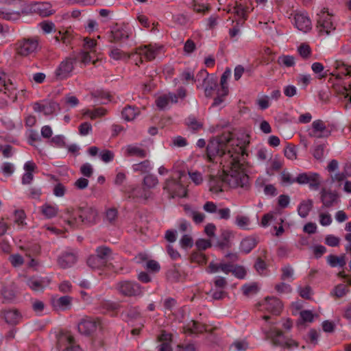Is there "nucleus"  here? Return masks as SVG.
Masks as SVG:
<instances>
[{
    "label": "nucleus",
    "mask_w": 351,
    "mask_h": 351,
    "mask_svg": "<svg viewBox=\"0 0 351 351\" xmlns=\"http://www.w3.org/2000/svg\"><path fill=\"white\" fill-rule=\"evenodd\" d=\"M25 217V213L23 210H16L14 211V222L18 225L23 226L26 224L24 222Z\"/></svg>",
    "instance_id": "5fc2aeb1"
},
{
    "label": "nucleus",
    "mask_w": 351,
    "mask_h": 351,
    "mask_svg": "<svg viewBox=\"0 0 351 351\" xmlns=\"http://www.w3.org/2000/svg\"><path fill=\"white\" fill-rule=\"evenodd\" d=\"M269 337L271 339L272 343L276 346H284L285 342V337L282 331L278 330H272L270 332Z\"/></svg>",
    "instance_id": "7c9ffc66"
},
{
    "label": "nucleus",
    "mask_w": 351,
    "mask_h": 351,
    "mask_svg": "<svg viewBox=\"0 0 351 351\" xmlns=\"http://www.w3.org/2000/svg\"><path fill=\"white\" fill-rule=\"evenodd\" d=\"M101 326V322L99 319L86 317L83 319L77 326L80 333L85 335H90Z\"/></svg>",
    "instance_id": "9b49d317"
},
{
    "label": "nucleus",
    "mask_w": 351,
    "mask_h": 351,
    "mask_svg": "<svg viewBox=\"0 0 351 351\" xmlns=\"http://www.w3.org/2000/svg\"><path fill=\"white\" fill-rule=\"evenodd\" d=\"M1 295L5 302H11L15 298V291L12 287H3L1 290Z\"/></svg>",
    "instance_id": "c9c22d12"
},
{
    "label": "nucleus",
    "mask_w": 351,
    "mask_h": 351,
    "mask_svg": "<svg viewBox=\"0 0 351 351\" xmlns=\"http://www.w3.org/2000/svg\"><path fill=\"white\" fill-rule=\"evenodd\" d=\"M258 241L256 238L248 237L242 240L240 244V248L245 254L250 253L257 245Z\"/></svg>",
    "instance_id": "cd10ccee"
},
{
    "label": "nucleus",
    "mask_w": 351,
    "mask_h": 351,
    "mask_svg": "<svg viewBox=\"0 0 351 351\" xmlns=\"http://www.w3.org/2000/svg\"><path fill=\"white\" fill-rule=\"evenodd\" d=\"M77 260L76 254L73 252H65L58 258V265L66 269L75 264Z\"/></svg>",
    "instance_id": "aec40b11"
},
{
    "label": "nucleus",
    "mask_w": 351,
    "mask_h": 351,
    "mask_svg": "<svg viewBox=\"0 0 351 351\" xmlns=\"http://www.w3.org/2000/svg\"><path fill=\"white\" fill-rule=\"evenodd\" d=\"M232 273L239 279H243L246 276L245 268L241 265H234Z\"/></svg>",
    "instance_id": "6e6d98bb"
},
{
    "label": "nucleus",
    "mask_w": 351,
    "mask_h": 351,
    "mask_svg": "<svg viewBox=\"0 0 351 351\" xmlns=\"http://www.w3.org/2000/svg\"><path fill=\"white\" fill-rule=\"evenodd\" d=\"M29 11L37 13L43 17L49 16L53 14V11L51 10V5L48 2L32 4Z\"/></svg>",
    "instance_id": "a211bd4d"
},
{
    "label": "nucleus",
    "mask_w": 351,
    "mask_h": 351,
    "mask_svg": "<svg viewBox=\"0 0 351 351\" xmlns=\"http://www.w3.org/2000/svg\"><path fill=\"white\" fill-rule=\"evenodd\" d=\"M243 293L245 296H249L250 295L255 294L258 291V287L256 283H252L250 285H244L242 287Z\"/></svg>",
    "instance_id": "79ce46f5"
},
{
    "label": "nucleus",
    "mask_w": 351,
    "mask_h": 351,
    "mask_svg": "<svg viewBox=\"0 0 351 351\" xmlns=\"http://www.w3.org/2000/svg\"><path fill=\"white\" fill-rule=\"evenodd\" d=\"M311 69L315 73L319 74V78H323L327 75L326 73H323L324 67L320 62L313 63Z\"/></svg>",
    "instance_id": "864d4df0"
},
{
    "label": "nucleus",
    "mask_w": 351,
    "mask_h": 351,
    "mask_svg": "<svg viewBox=\"0 0 351 351\" xmlns=\"http://www.w3.org/2000/svg\"><path fill=\"white\" fill-rule=\"evenodd\" d=\"M184 332L185 333H202L203 332H207V326L205 324H202L197 321L192 320L189 323H188L183 328Z\"/></svg>",
    "instance_id": "4be33fe9"
},
{
    "label": "nucleus",
    "mask_w": 351,
    "mask_h": 351,
    "mask_svg": "<svg viewBox=\"0 0 351 351\" xmlns=\"http://www.w3.org/2000/svg\"><path fill=\"white\" fill-rule=\"evenodd\" d=\"M277 62L280 65H282L286 67H291L295 64V58L292 56L283 55L278 57Z\"/></svg>",
    "instance_id": "58836bf2"
},
{
    "label": "nucleus",
    "mask_w": 351,
    "mask_h": 351,
    "mask_svg": "<svg viewBox=\"0 0 351 351\" xmlns=\"http://www.w3.org/2000/svg\"><path fill=\"white\" fill-rule=\"evenodd\" d=\"M317 28L320 35H328L335 27L331 21V16L325 11L318 14Z\"/></svg>",
    "instance_id": "6e6552de"
},
{
    "label": "nucleus",
    "mask_w": 351,
    "mask_h": 351,
    "mask_svg": "<svg viewBox=\"0 0 351 351\" xmlns=\"http://www.w3.org/2000/svg\"><path fill=\"white\" fill-rule=\"evenodd\" d=\"M136 202L146 204L149 201L154 200V193L152 191L146 189L143 185L134 188L129 195Z\"/></svg>",
    "instance_id": "1a4fd4ad"
},
{
    "label": "nucleus",
    "mask_w": 351,
    "mask_h": 351,
    "mask_svg": "<svg viewBox=\"0 0 351 351\" xmlns=\"http://www.w3.org/2000/svg\"><path fill=\"white\" fill-rule=\"evenodd\" d=\"M10 82L9 84L5 82V75L4 73L0 74V92H3L5 94L10 97L12 93L10 92V86H12Z\"/></svg>",
    "instance_id": "a19ab883"
},
{
    "label": "nucleus",
    "mask_w": 351,
    "mask_h": 351,
    "mask_svg": "<svg viewBox=\"0 0 351 351\" xmlns=\"http://www.w3.org/2000/svg\"><path fill=\"white\" fill-rule=\"evenodd\" d=\"M233 12L243 20V21L241 22V25H242L243 21L247 19L245 8H244L241 4L237 3V5L233 8Z\"/></svg>",
    "instance_id": "37998d69"
},
{
    "label": "nucleus",
    "mask_w": 351,
    "mask_h": 351,
    "mask_svg": "<svg viewBox=\"0 0 351 351\" xmlns=\"http://www.w3.org/2000/svg\"><path fill=\"white\" fill-rule=\"evenodd\" d=\"M72 298L69 295H64L58 298H52L51 304L56 310L66 311L71 308Z\"/></svg>",
    "instance_id": "412c9836"
},
{
    "label": "nucleus",
    "mask_w": 351,
    "mask_h": 351,
    "mask_svg": "<svg viewBox=\"0 0 351 351\" xmlns=\"http://www.w3.org/2000/svg\"><path fill=\"white\" fill-rule=\"evenodd\" d=\"M63 346L65 348L62 351H81L80 346L75 343L74 337L69 332L62 333L58 338V346L61 348Z\"/></svg>",
    "instance_id": "4468645a"
},
{
    "label": "nucleus",
    "mask_w": 351,
    "mask_h": 351,
    "mask_svg": "<svg viewBox=\"0 0 351 351\" xmlns=\"http://www.w3.org/2000/svg\"><path fill=\"white\" fill-rule=\"evenodd\" d=\"M73 68V60L72 59L66 58L61 62L55 71L56 80H62L69 77Z\"/></svg>",
    "instance_id": "ddd939ff"
},
{
    "label": "nucleus",
    "mask_w": 351,
    "mask_h": 351,
    "mask_svg": "<svg viewBox=\"0 0 351 351\" xmlns=\"http://www.w3.org/2000/svg\"><path fill=\"white\" fill-rule=\"evenodd\" d=\"M186 124L193 130H198L203 126L193 116H190L186 119Z\"/></svg>",
    "instance_id": "a18cd8bd"
},
{
    "label": "nucleus",
    "mask_w": 351,
    "mask_h": 351,
    "mask_svg": "<svg viewBox=\"0 0 351 351\" xmlns=\"http://www.w3.org/2000/svg\"><path fill=\"white\" fill-rule=\"evenodd\" d=\"M327 263L332 267L339 266L343 267L346 265L345 254L337 256L333 254H330L327 256Z\"/></svg>",
    "instance_id": "c85d7f7f"
},
{
    "label": "nucleus",
    "mask_w": 351,
    "mask_h": 351,
    "mask_svg": "<svg viewBox=\"0 0 351 351\" xmlns=\"http://www.w3.org/2000/svg\"><path fill=\"white\" fill-rule=\"evenodd\" d=\"M180 274L176 269H169L167 273V278L169 280L176 282L179 280Z\"/></svg>",
    "instance_id": "774afa93"
},
{
    "label": "nucleus",
    "mask_w": 351,
    "mask_h": 351,
    "mask_svg": "<svg viewBox=\"0 0 351 351\" xmlns=\"http://www.w3.org/2000/svg\"><path fill=\"white\" fill-rule=\"evenodd\" d=\"M5 321L12 325H16L21 319V315L18 310H6L2 312Z\"/></svg>",
    "instance_id": "b1692460"
},
{
    "label": "nucleus",
    "mask_w": 351,
    "mask_h": 351,
    "mask_svg": "<svg viewBox=\"0 0 351 351\" xmlns=\"http://www.w3.org/2000/svg\"><path fill=\"white\" fill-rule=\"evenodd\" d=\"M245 154L243 147L237 146L234 154H228L229 159L226 162L223 167L224 180L231 188L241 187L247 190L250 187L249 177L244 172L243 165L241 162Z\"/></svg>",
    "instance_id": "f257e3e1"
},
{
    "label": "nucleus",
    "mask_w": 351,
    "mask_h": 351,
    "mask_svg": "<svg viewBox=\"0 0 351 351\" xmlns=\"http://www.w3.org/2000/svg\"><path fill=\"white\" fill-rule=\"evenodd\" d=\"M9 4H12L16 10L4 12L0 10V18L7 21H14L19 19L21 14L28 13V10L25 9L23 2L21 0H12L9 2Z\"/></svg>",
    "instance_id": "423d86ee"
},
{
    "label": "nucleus",
    "mask_w": 351,
    "mask_h": 351,
    "mask_svg": "<svg viewBox=\"0 0 351 351\" xmlns=\"http://www.w3.org/2000/svg\"><path fill=\"white\" fill-rule=\"evenodd\" d=\"M209 73L205 69L200 70L198 73L196 75L195 77H194L195 82L202 81V86H204L207 82L208 80H210Z\"/></svg>",
    "instance_id": "8fccbe9b"
},
{
    "label": "nucleus",
    "mask_w": 351,
    "mask_h": 351,
    "mask_svg": "<svg viewBox=\"0 0 351 351\" xmlns=\"http://www.w3.org/2000/svg\"><path fill=\"white\" fill-rule=\"evenodd\" d=\"M231 235L232 232L230 231L226 230H222L221 234V240L217 241L216 246L221 250L230 247L231 244L230 239Z\"/></svg>",
    "instance_id": "c756f323"
},
{
    "label": "nucleus",
    "mask_w": 351,
    "mask_h": 351,
    "mask_svg": "<svg viewBox=\"0 0 351 351\" xmlns=\"http://www.w3.org/2000/svg\"><path fill=\"white\" fill-rule=\"evenodd\" d=\"M348 289L346 286L343 284H340L335 287L333 290L334 295L337 298H341L346 294Z\"/></svg>",
    "instance_id": "0e129e2a"
},
{
    "label": "nucleus",
    "mask_w": 351,
    "mask_h": 351,
    "mask_svg": "<svg viewBox=\"0 0 351 351\" xmlns=\"http://www.w3.org/2000/svg\"><path fill=\"white\" fill-rule=\"evenodd\" d=\"M41 211L47 218L50 219L57 215L58 208L56 206L45 204L41 207Z\"/></svg>",
    "instance_id": "f704fd0d"
},
{
    "label": "nucleus",
    "mask_w": 351,
    "mask_h": 351,
    "mask_svg": "<svg viewBox=\"0 0 351 351\" xmlns=\"http://www.w3.org/2000/svg\"><path fill=\"white\" fill-rule=\"evenodd\" d=\"M64 213L69 216L66 223L73 228H78L80 223L88 226L94 225L98 217L97 210L87 204H82L76 209L67 208Z\"/></svg>",
    "instance_id": "f03ea898"
},
{
    "label": "nucleus",
    "mask_w": 351,
    "mask_h": 351,
    "mask_svg": "<svg viewBox=\"0 0 351 351\" xmlns=\"http://www.w3.org/2000/svg\"><path fill=\"white\" fill-rule=\"evenodd\" d=\"M88 265L93 269H100L107 265L102 262L97 256L92 255L87 260Z\"/></svg>",
    "instance_id": "4c0bfd02"
},
{
    "label": "nucleus",
    "mask_w": 351,
    "mask_h": 351,
    "mask_svg": "<svg viewBox=\"0 0 351 351\" xmlns=\"http://www.w3.org/2000/svg\"><path fill=\"white\" fill-rule=\"evenodd\" d=\"M138 112V109H136L134 107L131 106H128L123 108L121 112V114L125 121H129L133 120L136 117Z\"/></svg>",
    "instance_id": "72a5a7b5"
},
{
    "label": "nucleus",
    "mask_w": 351,
    "mask_h": 351,
    "mask_svg": "<svg viewBox=\"0 0 351 351\" xmlns=\"http://www.w3.org/2000/svg\"><path fill=\"white\" fill-rule=\"evenodd\" d=\"M230 73H231L230 69L229 68H227L221 77L220 84L221 86V92H223V96H226L228 93V86H226V82H227L228 78L230 75Z\"/></svg>",
    "instance_id": "ea45409f"
},
{
    "label": "nucleus",
    "mask_w": 351,
    "mask_h": 351,
    "mask_svg": "<svg viewBox=\"0 0 351 351\" xmlns=\"http://www.w3.org/2000/svg\"><path fill=\"white\" fill-rule=\"evenodd\" d=\"M27 284L34 291H38L44 288L43 281L36 278H29Z\"/></svg>",
    "instance_id": "c03bdc74"
},
{
    "label": "nucleus",
    "mask_w": 351,
    "mask_h": 351,
    "mask_svg": "<svg viewBox=\"0 0 351 351\" xmlns=\"http://www.w3.org/2000/svg\"><path fill=\"white\" fill-rule=\"evenodd\" d=\"M116 289L124 296L132 297L141 295L143 293L139 284L132 281H121L116 285Z\"/></svg>",
    "instance_id": "39448f33"
},
{
    "label": "nucleus",
    "mask_w": 351,
    "mask_h": 351,
    "mask_svg": "<svg viewBox=\"0 0 351 351\" xmlns=\"http://www.w3.org/2000/svg\"><path fill=\"white\" fill-rule=\"evenodd\" d=\"M319 194L323 208H329L338 203L339 195L336 191L322 188Z\"/></svg>",
    "instance_id": "f8f14e48"
},
{
    "label": "nucleus",
    "mask_w": 351,
    "mask_h": 351,
    "mask_svg": "<svg viewBox=\"0 0 351 351\" xmlns=\"http://www.w3.org/2000/svg\"><path fill=\"white\" fill-rule=\"evenodd\" d=\"M9 260L14 267H19L23 264V258L19 254H12L9 257Z\"/></svg>",
    "instance_id": "bf43d9fd"
},
{
    "label": "nucleus",
    "mask_w": 351,
    "mask_h": 351,
    "mask_svg": "<svg viewBox=\"0 0 351 351\" xmlns=\"http://www.w3.org/2000/svg\"><path fill=\"white\" fill-rule=\"evenodd\" d=\"M188 145L187 140L181 136H178L172 138L171 143L170 144L171 147H184Z\"/></svg>",
    "instance_id": "de8ad7c7"
},
{
    "label": "nucleus",
    "mask_w": 351,
    "mask_h": 351,
    "mask_svg": "<svg viewBox=\"0 0 351 351\" xmlns=\"http://www.w3.org/2000/svg\"><path fill=\"white\" fill-rule=\"evenodd\" d=\"M38 47V42L34 39H24L19 43L18 53L23 56H27L35 52Z\"/></svg>",
    "instance_id": "2eb2a0df"
},
{
    "label": "nucleus",
    "mask_w": 351,
    "mask_h": 351,
    "mask_svg": "<svg viewBox=\"0 0 351 351\" xmlns=\"http://www.w3.org/2000/svg\"><path fill=\"white\" fill-rule=\"evenodd\" d=\"M232 134L227 132L223 133L221 136H218L211 138L206 147V154L208 159L211 161L216 156L223 157V160L226 162L229 159L228 154L230 152L234 154L236 147L229 149L226 154L225 148L228 143L232 141Z\"/></svg>",
    "instance_id": "7ed1b4c3"
},
{
    "label": "nucleus",
    "mask_w": 351,
    "mask_h": 351,
    "mask_svg": "<svg viewBox=\"0 0 351 351\" xmlns=\"http://www.w3.org/2000/svg\"><path fill=\"white\" fill-rule=\"evenodd\" d=\"M195 245L199 250H205L211 247L212 244L210 240L199 239L196 241Z\"/></svg>",
    "instance_id": "052dcab7"
},
{
    "label": "nucleus",
    "mask_w": 351,
    "mask_h": 351,
    "mask_svg": "<svg viewBox=\"0 0 351 351\" xmlns=\"http://www.w3.org/2000/svg\"><path fill=\"white\" fill-rule=\"evenodd\" d=\"M190 258L192 262L197 263L199 265H204L206 263V256L199 252H193Z\"/></svg>",
    "instance_id": "49530a36"
},
{
    "label": "nucleus",
    "mask_w": 351,
    "mask_h": 351,
    "mask_svg": "<svg viewBox=\"0 0 351 351\" xmlns=\"http://www.w3.org/2000/svg\"><path fill=\"white\" fill-rule=\"evenodd\" d=\"M180 243L183 248L191 247L193 245L192 237L188 234L183 235Z\"/></svg>",
    "instance_id": "338daca9"
},
{
    "label": "nucleus",
    "mask_w": 351,
    "mask_h": 351,
    "mask_svg": "<svg viewBox=\"0 0 351 351\" xmlns=\"http://www.w3.org/2000/svg\"><path fill=\"white\" fill-rule=\"evenodd\" d=\"M58 109H59V104L55 101H50L45 105L44 114L45 115L52 114Z\"/></svg>",
    "instance_id": "e2e57ef3"
},
{
    "label": "nucleus",
    "mask_w": 351,
    "mask_h": 351,
    "mask_svg": "<svg viewBox=\"0 0 351 351\" xmlns=\"http://www.w3.org/2000/svg\"><path fill=\"white\" fill-rule=\"evenodd\" d=\"M178 173L179 180L171 178L166 180L165 182L163 189L169 194V198H174L176 197H184L186 196V191L180 181L185 173L180 171Z\"/></svg>",
    "instance_id": "20e7f679"
},
{
    "label": "nucleus",
    "mask_w": 351,
    "mask_h": 351,
    "mask_svg": "<svg viewBox=\"0 0 351 351\" xmlns=\"http://www.w3.org/2000/svg\"><path fill=\"white\" fill-rule=\"evenodd\" d=\"M80 173L84 176L90 178L93 173V169L89 163H84L80 167Z\"/></svg>",
    "instance_id": "680f3d73"
},
{
    "label": "nucleus",
    "mask_w": 351,
    "mask_h": 351,
    "mask_svg": "<svg viewBox=\"0 0 351 351\" xmlns=\"http://www.w3.org/2000/svg\"><path fill=\"white\" fill-rule=\"evenodd\" d=\"M261 305H263L267 311L274 315H279L283 306L281 301L274 296L265 298V302Z\"/></svg>",
    "instance_id": "dca6fc26"
},
{
    "label": "nucleus",
    "mask_w": 351,
    "mask_h": 351,
    "mask_svg": "<svg viewBox=\"0 0 351 351\" xmlns=\"http://www.w3.org/2000/svg\"><path fill=\"white\" fill-rule=\"evenodd\" d=\"M313 206V202L311 199L303 200L300 202L298 208V215L302 218H306L309 212L312 210Z\"/></svg>",
    "instance_id": "bb28decb"
},
{
    "label": "nucleus",
    "mask_w": 351,
    "mask_h": 351,
    "mask_svg": "<svg viewBox=\"0 0 351 351\" xmlns=\"http://www.w3.org/2000/svg\"><path fill=\"white\" fill-rule=\"evenodd\" d=\"M340 239L332 234L327 235L325 238V243L330 247H337L339 245Z\"/></svg>",
    "instance_id": "13d9d810"
},
{
    "label": "nucleus",
    "mask_w": 351,
    "mask_h": 351,
    "mask_svg": "<svg viewBox=\"0 0 351 351\" xmlns=\"http://www.w3.org/2000/svg\"><path fill=\"white\" fill-rule=\"evenodd\" d=\"M295 25L300 31L307 32L311 29V21L304 14L298 13L294 17Z\"/></svg>",
    "instance_id": "6ab92c4d"
},
{
    "label": "nucleus",
    "mask_w": 351,
    "mask_h": 351,
    "mask_svg": "<svg viewBox=\"0 0 351 351\" xmlns=\"http://www.w3.org/2000/svg\"><path fill=\"white\" fill-rule=\"evenodd\" d=\"M160 48H154L151 45L141 47L138 49V53L141 56H144L145 58L148 60L151 61L154 60L158 53Z\"/></svg>",
    "instance_id": "a878e982"
},
{
    "label": "nucleus",
    "mask_w": 351,
    "mask_h": 351,
    "mask_svg": "<svg viewBox=\"0 0 351 351\" xmlns=\"http://www.w3.org/2000/svg\"><path fill=\"white\" fill-rule=\"evenodd\" d=\"M150 162L148 160H145L138 164L133 165L134 171H141L142 173L146 172L149 169Z\"/></svg>",
    "instance_id": "3c124183"
},
{
    "label": "nucleus",
    "mask_w": 351,
    "mask_h": 351,
    "mask_svg": "<svg viewBox=\"0 0 351 351\" xmlns=\"http://www.w3.org/2000/svg\"><path fill=\"white\" fill-rule=\"evenodd\" d=\"M295 181L300 184H308L310 189L315 191L321 185L320 176L317 173H300L295 178Z\"/></svg>",
    "instance_id": "9d476101"
},
{
    "label": "nucleus",
    "mask_w": 351,
    "mask_h": 351,
    "mask_svg": "<svg viewBox=\"0 0 351 351\" xmlns=\"http://www.w3.org/2000/svg\"><path fill=\"white\" fill-rule=\"evenodd\" d=\"M168 104L169 98L167 97V95L160 96L156 100V104L157 107L160 110L164 109L168 105Z\"/></svg>",
    "instance_id": "69168bd1"
},
{
    "label": "nucleus",
    "mask_w": 351,
    "mask_h": 351,
    "mask_svg": "<svg viewBox=\"0 0 351 351\" xmlns=\"http://www.w3.org/2000/svg\"><path fill=\"white\" fill-rule=\"evenodd\" d=\"M204 93L205 96L207 97H210L212 96L213 91L216 88L217 86V80L211 77L210 80H208V82L204 84Z\"/></svg>",
    "instance_id": "e433bc0d"
},
{
    "label": "nucleus",
    "mask_w": 351,
    "mask_h": 351,
    "mask_svg": "<svg viewBox=\"0 0 351 351\" xmlns=\"http://www.w3.org/2000/svg\"><path fill=\"white\" fill-rule=\"evenodd\" d=\"M226 184L224 180V173L219 176H210L209 180L210 190L213 192L217 193L222 191V186Z\"/></svg>",
    "instance_id": "5701e85b"
},
{
    "label": "nucleus",
    "mask_w": 351,
    "mask_h": 351,
    "mask_svg": "<svg viewBox=\"0 0 351 351\" xmlns=\"http://www.w3.org/2000/svg\"><path fill=\"white\" fill-rule=\"evenodd\" d=\"M158 184V180L157 177L152 174L145 176L142 182V185L150 191L155 188Z\"/></svg>",
    "instance_id": "2f4dec72"
},
{
    "label": "nucleus",
    "mask_w": 351,
    "mask_h": 351,
    "mask_svg": "<svg viewBox=\"0 0 351 351\" xmlns=\"http://www.w3.org/2000/svg\"><path fill=\"white\" fill-rule=\"evenodd\" d=\"M109 55L112 59L115 60H121L126 56V54L123 51H121L120 49L115 47H112L111 49Z\"/></svg>",
    "instance_id": "4d7b16f0"
},
{
    "label": "nucleus",
    "mask_w": 351,
    "mask_h": 351,
    "mask_svg": "<svg viewBox=\"0 0 351 351\" xmlns=\"http://www.w3.org/2000/svg\"><path fill=\"white\" fill-rule=\"evenodd\" d=\"M126 152L128 156H137L141 158H145L147 155V152L145 149L131 145L127 147Z\"/></svg>",
    "instance_id": "473e14b6"
},
{
    "label": "nucleus",
    "mask_w": 351,
    "mask_h": 351,
    "mask_svg": "<svg viewBox=\"0 0 351 351\" xmlns=\"http://www.w3.org/2000/svg\"><path fill=\"white\" fill-rule=\"evenodd\" d=\"M96 256L108 266V262L112 258V252L108 247L100 246L96 250Z\"/></svg>",
    "instance_id": "393cba45"
},
{
    "label": "nucleus",
    "mask_w": 351,
    "mask_h": 351,
    "mask_svg": "<svg viewBox=\"0 0 351 351\" xmlns=\"http://www.w3.org/2000/svg\"><path fill=\"white\" fill-rule=\"evenodd\" d=\"M313 130L309 136L316 138H324L330 135V131L326 128L324 122L320 119L315 120L312 123Z\"/></svg>",
    "instance_id": "f3484780"
},
{
    "label": "nucleus",
    "mask_w": 351,
    "mask_h": 351,
    "mask_svg": "<svg viewBox=\"0 0 351 351\" xmlns=\"http://www.w3.org/2000/svg\"><path fill=\"white\" fill-rule=\"evenodd\" d=\"M131 32L125 24H115L111 27L109 41L112 43H119L123 40H128L130 36Z\"/></svg>",
    "instance_id": "0eeeda50"
},
{
    "label": "nucleus",
    "mask_w": 351,
    "mask_h": 351,
    "mask_svg": "<svg viewBox=\"0 0 351 351\" xmlns=\"http://www.w3.org/2000/svg\"><path fill=\"white\" fill-rule=\"evenodd\" d=\"M254 267L259 274H262L267 269V265L261 257H258L255 261Z\"/></svg>",
    "instance_id": "603ef678"
},
{
    "label": "nucleus",
    "mask_w": 351,
    "mask_h": 351,
    "mask_svg": "<svg viewBox=\"0 0 351 351\" xmlns=\"http://www.w3.org/2000/svg\"><path fill=\"white\" fill-rule=\"evenodd\" d=\"M300 55L304 59H307L311 54V49L308 45L302 43L298 49Z\"/></svg>",
    "instance_id": "09e8293b"
}]
</instances>
